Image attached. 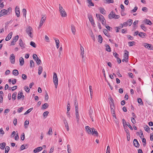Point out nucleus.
<instances>
[{
	"instance_id": "nucleus-39",
	"label": "nucleus",
	"mask_w": 153,
	"mask_h": 153,
	"mask_svg": "<svg viewBox=\"0 0 153 153\" xmlns=\"http://www.w3.org/2000/svg\"><path fill=\"white\" fill-rule=\"evenodd\" d=\"M145 21V23L146 24H147L148 25H151L152 24V23L149 20L146 19Z\"/></svg>"
},
{
	"instance_id": "nucleus-47",
	"label": "nucleus",
	"mask_w": 153,
	"mask_h": 153,
	"mask_svg": "<svg viewBox=\"0 0 153 153\" xmlns=\"http://www.w3.org/2000/svg\"><path fill=\"white\" fill-rule=\"evenodd\" d=\"M67 147L68 153H71V149L70 145H68L67 146Z\"/></svg>"
},
{
	"instance_id": "nucleus-41",
	"label": "nucleus",
	"mask_w": 153,
	"mask_h": 153,
	"mask_svg": "<svg viewBox=\"0 0 153 153\" xmlns=\"http://www.w3.org/2000/svg\"><path fill=\"white\" fill-rule=\"evenodd\" d=\"M30 45L34 48H36V45L34 42H30Z\"/></svg>"
},
{
	"instance_id": "nucleus-31",
	"label": "nucleus",
	"mask_w": 153,
	"mask_h": 153,
	"mask_svg": "<svg viewBox=\"0 0 153 153\" xmlns=\"http://www.w3.org/2000/svg\"><path fill=\"white\" fill-rule=\"evenodd\" d=\"M145 34L144 33L140 32L138 34V35L141 37L143 38L144 37Z\"/></svg>"
},
{
	"instance_id": "nucleus-12",
	"label": "nucleus",
	"mask_w": 153,
	"mask_h": 153,
	"mask_svg": "<svg viewBox=\"0 0 153 153\" xmlns=\"http://www.w3.org/2000/svg\"><path fill=\"white\" fill-rule=\"evenodd\" d=\"M71 28L72 33L74 35H75L76 31L75 27L73 25H72L71 26Z\"/></svg>"
},
{
	"instance_id": "nucleus-30",
	"label": "nucleus",
	"mask_w": 153,
	"mask_h": 153,
	"mask_svg": "<svg viewBox=\"0 0 153 153\" xmlns=\"http://www.w3.org/2000/svg\"><path fill=\"white\" fill-rule=\"evenodd\" d=\"M74 105L75 106V109H78V104L76 99H75Z\"/></svg>"
},
{
	"instance_id": "nucleus-2",
	"label": "nucleus",
	"mask_w": 153,
	"mask_h": 153,
	"mask_svg": "<svg viewBox=\"0 0 153 153\" xmlns=\"http://www.w3.org/2000/svg\"><path fill=\"white\" fill-rule=\"evenodd\" d=\"M59 10L61 16L62 17H65L67 16V14L65 10L63 8L60 4H59Z\"/></svg>"
},
{
	"instance_id": "nucleus-37",
	"label": "nucleus",
	"mask_w": 153,
	"mask_h": 153,
	"mask_svg": "<svg viewBox=\"0 0 153 153\" xmlns=\"http://www.w3.org/2000/svg\"><path fill=\"white\" fill-rule=\"evenodd\" d=\"M33 109V108H30L25 113L24 115H26L28 114V113H29Z\"/></svg>"
},
{
	"instance_id": "nucleus-35",
	"label": "nucleus",
	"mask_w": 153,
	"mask_h": 153,
	"mask_svg": "<svg viewBox=\"0 0 153 153\" xmlns=\"http://www.w3.org/2000/svg\"><path fill=\"white\" fill-rule=\"evenodd\" d=\"M138 102L140 105H143V102L142 99L140 98H138L137 99Z\"/></svg>"
},
{
	"instance_id": "nucleus-46",
	"label": "nucleus",
	"mask_w": 153,
	"mask_h": 153,
	"mask_svg": "<svg viewBox=\"0 0 153 153\" xmlns=\"http://www.w3.org/2000/svg\"><path fill=\"white\" fill-rule=\"evenodd\" d=\"M52 130L51 128H50L49 131L48 132V134L49 135H51L52 134Z\"/></svg>"
},
{
	"instance_id": "nucleus-43",
	"label": "nucleus",
	"mask_w": 153,
	"mask_h": 153,
	"mask_svg": "<svg viewBox=\"0 0 153 153\" xmlns=\"http://www.w3.org/2000/svg\"><path fill=\"white\" fill-rule=\"evenodd\" d=\"M22 12L23 13V16H24L26 18V14L27 11L25 9H23L22 10Z\"/></svg>"
},
{
	"instance_id": "nucleus-11",
	"label": "nucleus",
	"mask_w": 153,
	"mask_h": 153,
	"mask_svg": "<svg viewBox=\"0 0 153 153\" xmlns=\"http://www.w3.org/2000/svg\"><path fill=\"white\" fill-rule=\"evenodd\" d=\"M43 149V148L42 147H38L35 149L33 150V152L34 153H36L37 152H39L41 151Z\"/></svg>"
},
{
	"instance_id": "nucleus-38",
	"label": "nucleus",
	"mask_w": 153,
	"mask_h": 153,
	"mask_svg": "<svg viewBox=\"0 0 153 153\" xmlns=\"http://www.w3.org/2000/svg\"><path fill=\"white\" fill-rule=\"evenodd\" d=\"M17 93L16 92L14 93L12 96V99H13L14 100H15L16 99Z\"/></svg>"
},
{
	"instance_id": "nucleus-27",
	"label": "nucleus",
	"mask_w": 153,
	"mask_h": 153,
	"mask_svg": "<svg viewBox=\"0 0 153 153\" xmlns=\"http://www.w3.org/2000/svg\"><path fill=\"white\" fill-rule=\"evenodd\" d=\"M80 54H84V48L82 46L81 44H80Z\"/></svg>"
},
{
	"instance_id": "nucleus-45",
	"label": "nucleus",
	"mask_w": 153,
	"mask_h": 153,
	"mask_svg": "<svg viewBox=\"0 0 153 153\" xmlns=\"http://www.w3.org/2000/svg\"><path fill=\"white\" fill-rule=\"evenodd\" d=\"M10 150V147L8 146H6L5 148V153H7Z\"/></svg>"
},
{
	"instance_id": "nucleus-51",
	"label": "nucleus",
	"mask_w": 153,
	"mask_h": 153,
	"mask_svg": "<svg viewBox=\"0 0 153 153\" xmlns=\"http://www.w3.org/2000/svg\"><path fill=\"white\" fill-rule=\"evenodd\" d=\"M21 139L22 140H23L25 138V135L24 133H22L21 135Z\"/></svg>"
},
{
	"instance_id": "nucleus-10",
	"label": "nucleus",
	"mask_w": 153,
	"mask_h": 153,
	"mask_svg": "<svg viewBox=\"0 0 153 153\" xmlns=\"http://www.w3.org/2000/svg\"><path fill=\"white\" fill-rule=\"evenodd\" d=\"M46 19V17H45V19H43L42 18H41V21H40V24L39 26L38 27L39 28H40L41 27L42 25L45 22V20Z\"/></svg>"
},
{
	"instance_id": "nucleus-16",
	"label": "nucleus",
	"mask_w": 153,
	"mask_h": 153,
	"mask_svg": "<svg viewBox=\"0 0 153 153\" xmlns=\"http://www.w3.org/2000/svg\"><path fill=\"white\" fill-rule=\"evenodd\" d=\"M91 134H92L93 135L94 134L96 136H98V135L97 131L96 130H95L94 128H93L92 129Z\"/></svg>"
},
{
	"instance_id": "nucleus-64",
	"label": "nucleus",
	"mask_w": 153,
	"mask_h": 153,
	"mask_svg": "<svg viewBox=\"0 0 153 153\" xmlns=\"http://www.w3.org/2000/svg\"><path fill=\"white\" fill-rule=\"evenodd\" d=\"M147 8L146 7H143L142 9V10L145 12H146L147 11Z\"/></svg>"
},
{
	"instance_id": "nucleus-54",
	"label": "nucleus",
	"mask_w": 153,
	"mask_h": 153,
	"mask_svg": "<svg viewBox=\"0 0 153 153\" xmlns=\"http://www.w3.org/2000/svg\"><path fill=\"white\" fill-rule=\"evenodd\" d=\"M103 32L104 33V34L107 36H108V34L107 33L108 32V31L106 29H104L103 30Z\"/></svg>"
},
{
	"instance_id": "nucleus-42",
	"label": "nucleus",
	"mask_w": 153,
	"mask_h": 153,
	"mask_svg": "<svg viewBox=\"0 0 153 153\" xmlns=\"http://www.w3.org/2000/svg\"><path fill=\"white\" fill-rule=\"evenodd\" d=\"M35 61H36L37 64H38V65H39L41 62V60L39 58H38L36 59Z\"/></svg>"
},
{
	"instance_id": "nucleus-52",
	"label": "nucleus",
	"mask_w": 153,
	"mask_h": 153,
	"mask_svg": "<svg viewBox=\"0 0 153 153\" xmlns=\"http://www.w3.org/2000/svg\"><path fill=\"white\" fill-rule=\"evenodd\" d=\"M6 146V144H0V148L1 149H4Z\"/></svg>"
},
{
	"instance_id": "nucleus-32",
	"label": "nucleus",
	"mask_w": 153,
	"mask_h": 153,
	"mask_svg": "<svg viewBox=\"0 0 153 153\" xmlns=\"http://www.w3.org/2000/svg\"><path fill=\"white\" fill-rule=\"evenodd\" d=\"M29 124V120H26L24 123V126L25 128H26L27 127V126H26L28 125Z\"/></svg>"
},
{
	"instance_id": "nucleus-6",
	"label": "nucleus",
	"mask_w": 153,
	"mask_h": 153,
	"mask_svg": "<svg viewBox=\"0 0 153 153\" xmlns=\"http://www.w3.org/2000/svg\"><path fill=\"white\" fill-rule=\"evenodd\" d=\"M15 56L13 54H11L10 55V59L11 63L12 64H14L15 62Z\"/></svg>"
},
{
	"instance_id": "nucleus-55",
	"label": "nucleus",
	"mask_w": 153,
	"mask_h": 153,
	"mask_svg": "<svg viewBox=\"0 0 153 153\" xmlns=\"http://www.w3.org/2000/svg\"><path fill=\"white\" fill-rule=\"evenodd\" d=\"M103 25L105 26V27L106 28V29L110 31L111 29H112V28L111 27H110L109 26H106V24L105 25Z\"/></svg>"
},
{
	"instance_id": "nucleus-61",
	"label": "nucleus",
	"mask_w": 153,
	"mask_h": 153,
	"mask_svg": "<svg viewBox=\"0 0 153 153\" xmlns=\"http://www.w3.org/2000/svg\"><path fill=\"white\" fill-rule=\"evenodd\" d=\"M131 120L133 123L135 124L136 123V120L134 117H131Z\"/></svg>"
},
{
	"instance_id": "nucleus-56",
	"label": "nucleus",
	"mask_w": 153,
	"mask_h": 153,
	"mask_svg": "<svg viewBox=\"0 0 153 153\" xmlns=\"http://www.w3.org/2000/svg\"><path fill=\"white\" fill-rule=\"evenodd\" d=\"M89 89H90V94H93V89L92 88V87L90 85L89 86Z\"/></svg>"
},
{
	"instance_id": "nucleus-18",
	"label": "nucleus",
	"mask_w": 153,
	"mask_h": 153,
	"mask_svg": "<svg viewBox=\"0 0 153 153\" xmlns=\"http://www.w3.org/2000/svg\"><path fill=\"white\" fill-rule=\"evenodd\" d=\"M108 101L110 106L114 105V100L111 97L108 98Z\"/></svg>"
},
{
	"instance_id": "nucleus-3",
	"label": "nucleus",
	"mask_w": 153,
	"mask_h": 153,
	"mask_svg": "<svg viewBox=\"0 0 153 153\" xmlns=\"http://www.w3.org/2000/svg\"><path fill=\"white\" fill-rule=\"evenodd\" d=\"M26 32L28 35L31 37L32 38V31H33L32 28L30 26H28L27 27L26 29Z\"/></svg>"
},
{
	"instance_id": "nucleus-26",
	"label": "nucleus",
	"mask_w": 153,
	"mask_h": 153,
	"mask_svg": "<svg viewBox=\"0 0 153 153\" xmlns=\"http://www.w3.org/2000/svg\"><path fill=\"white\" fill-rule=\"evenodd\" d=\"M98 42L101 43L102 42V36L101 35H99L98 36Z\"/></svg>"
},
{
	"instance_id": "nucleus-28",
	"label": "nucleus",
	"mask_w": 153,
	"mask_h": 153,
	"mask_svg": "<svg viewBox=\"0 0 153 153\" xmlns=\"http://www.w3.org/2000/svg\"><path fill=\"white\" fill-rule=\"evenodd\" d=\"M49 105L47 103H45L42 106V109H45L47 108Z\"/></svg>"
},
{
	"instance_id": "nucleus-48",
	"label": "nucleus",
	"mask_w": 153,
	"mask_h": 153,
	"mask_svg": "<svg viewBox=\"0 0 153 153\" xmlns=\"http://www.w3.org/2000/svg\"><path fill=\"white\" fill-rule=\"evenodd\" d=\"M24 89H25V91L27 92L28 93L30 92V89L28 86H25L24 87Z\"/></svg>"
},
{
	"instance_id": "nucleus-36",
	"label": "nucleus",
	"mask_w": 153,
	"mask_h": 153,
	"mask_svg": "<svg viewBox=\"0 0 153 153\" xmlns=\"http://www.w3.org/2000/svg\"><path fill=\"white\" fill-rule=\"evenodd\" d=\"M125 52L124 53V58H128V54L129 52L127 50H126Z\"/></svg>"
},
{
	"instance_id": "nucleus-24",
	"label": "nucleus",
	"mask_w": 153,
	"mask_h": 153,
	"mask_svg": "<svg viewBox=\"0 0 153 153\" xmlns=\"http://www.w3.org/2000/svg\"><path fill=\"white\" fill-rule=\"evenodd\" d=\"M87 2L89 4V5H88V7L91 6H94V4L92 1L91 0H87Z\"/></svg>"
},
{
	"instance_id": "nucleus-49",
	"label": "nucleus",
	"mask_w": 153,
	"mask_h": 153,
	"mask_svg": "<svg viewBox=\"0 0 153 153\" xmlns=\"http://www.w3.org/2000/svg\"><path fill=\"white\" fill-rule=\"evenodd\" d=\"M27 76L26 75H25V74H22V78L23 80H26V79H27Z\"/></svg>"
},
{
	"instance_id": "nucleus-60",
	"label": "nucleus",
	"mask_w": 153,
	"mask_h": 153,
	"mask_svg": "<svg viewBox=\"0 0 153 153\" xmlns=\"http://www.w3.org/2000/svg\"><path fill=\"white\" fill-rule=\"evenodd\" d=\"M110 146H107L106 153H110Z\"/></svg>"
},
{
	"instance_id": "nucleus-58",
	"label": "nucleus",
	"mask_w": 153,
	"mask_h": 153,
	"mask_svg": "<svg viewBox=\"0 0 153 153\" xmlns=\"http://www.w3.org/2000/svg\"><path fill=\"white\" fill-rule=\"evenodd\" d=\"M88 18H89L90 21L91 22H92V21H94L92 18V17L91 15L89 16H88Z\"/></svg>"
},
{
	"instance_id": "nucleus-29",
	"label": "nucleus",
	"mask_w": 153,
	"mask_h": 153,
	"mask_svg": "<svg viewBox=\"0 0 153 153\" xmlns=\"http://www.w3.org/2000/svg\"><path fill=\"white\" fill-rule=\"evenodd\" d=\"M105 47H106V50L108 52H111V49L110 48V46L108 45H105Z\"/></svg>"
},
{
	"instance_id": "nucleus-21",
	"label": "nucleus",
	"mask_w": 153,
	"mask_h": 153,
	"mask_svg": "<svg viewBox=\"0 0 153 153\" xmlns=\"http://www.w3.org/2000/svg\"><path fill=\"white\" fill-rule=\"evenodd\" d=\"M19 44L20 46L22 48H24L25 47L24 46L23 42L22 40L20 39L19 40Z\"/></svg>"
},
{
	"instance_id": "nucleus-33",
	"label": "nucleus",
	"mask_w": 153,
	"mask_h": 153,
	"mask_svg": "<svg viewBox=\"0 0 153 153\" xmlns=\"http://www.w3.org/2000/svg\"><path fill=\"white\" fill-rule=\"evenodd\" d=\"M42 68L41 66H39V70H38V74L39 75H40L42 72Z\"/></svg>"
},
{
	"instance_id": "nucleus-4",
	"label": "nucleus",
	"mask_w": 153,
	"mask_h": 153,
	"mask_svg": "<svg viewBox=\"0 0 153 153\" xmlns=\"http://www.w3.org/2000/svg\"><path fill=\"white\" fill-rule=\"evenodd\" d=\"M53 81L54 84L55 85V87L56 88H57L58 84V79L56 74L54 72L53 75Z\"/></svg>"
},
{
	"instance_id": "nucleus-22",
	"label": "nucleus",
	"mask_w": 153,
	"mask_h": 153,
	"mask_svg": "<svg viewBox=\"0 0 153 153\" xmlns=\"http://www.w3.org/2000/svg\"><path fill=\"white\" fill-rule=\"evenodd\" d=\"M110 107L111 108V112L112 113V114H113V115L114 116L115 115V114L114 113L115 111L114 109V105L110 106Z\"/></svg>"
},
{
	"instance_id": "nucleus-15",
	"label": "nucleus",
	"mask_w": 153,
	"mask_h": 153,
	"mask_svg": "<svg viewBox=\"0 0 153 153\" xmlns=\"http://www.w3.org/2000/svg\"><path fill=\"white\" fill-rule=\"evenodd\" d=\"M13 33L12 32H10L7 36L6 37L5 40L6 41L9 40L11 38Z\"/></svg>"
},
{
	"instance_id": "nucleus-9",
	"label": "nucleus",
	"mask_w": 153,
	"mask_h": 153,
	"mask_svg": "<svg viewBox=\"0 0 153 153\" xmlns=\"http://www.w3.org/2000/svg\"><path fill=\"white\" fill-rule=\"evenodd\" d=\"M15 11L17 16L18 17H19L20 16V12L19 8L18 6L16 7Z\"/></svg>"
},
{
	"instance_id": "nucleus-19",
	"label": "nucleus",
	"mask_w": 153,
	"mask_h": 153,
	"mask_svg": "<svg viewBox=\"0 0 153 153\" xmlns=\"http://www.w3.org/2000/svg\"><path fill=\"white\" fill-rule=\"evenodd\" d=\"M20 65L21 66L23 65L24 63V59L22 57H21L19 59Z\"/></svg>"
},
{
	"instance_id": "nucleus-14",
	"label": "nucleus",
	"mask_w": 153,
	"mask_h": 153,
	"mask_svg": "<svg viewBox=\"0 0 153 153\" xmlns=\"http://www.w3.org/2000/svg\"><path fill=\"white\" fill-rule=\"evenodd\" d=\"M54 39L55 41L57 48H58L59 46V40L58 39L56 38H54Z\"/></svg>"
},
{
	"instance_id": "nucleus-20",
	"label": "nucleus",
	"mask_w": 153,
	"mask_h": 153,
	"mask_svg": "<svg viewBox=\"0 0 153 153\" xmlns=\"http://www.w3.org/2000/svg\"><path fill=\"white\" fill-rule=\"evenodd\" d=\"M76 112V118L77 120V121L78 122L79 120V115L78 113V109H75Z\"/></svg>"
},
{
	"instance_id": "nucleus-13",
	"label": "nucleus",
	"mask_w": 153,
	"mask_h": 153,
	"mask_svg": "<svg viewBox=\"0 0 153 153\" xmlns=\"http://www.w3.org/2000/svg\"><path fill=\"white\" fill-rule=\"evenodd\" d=\"M86 130L89 134H91L92 129L89 127L88 126H86L85 127Z\"/></svg>"
},
{
	"instance_id": "nucleus-59",
	"label": "nucleus",
	"mask_w": 153,
	"mask_h": 153,
	"mask_svg": "<svg viewBox=\"0 0 153 153\" xmlns=\"http://www.w3.org/2000/svg\"><path fill=\"white\" fill-rule=\"evenodd\" d=\"M128 25V22H125L124 23H123V25L122 24V27H123V26L125 27H126V26H127V25Z\"/></svg>"
},
{
	"instance_id": "nucleus-7",
	"label": "nucleus",
	"mask_w": 153,
	"mask_h": 153,
	"mask_svg": "<svg viewBox=\"0 0 153 153\" xmlns=\"http://www.w3.org/2000/svg\"><path fill=\"white\" fill-rule=\"evenodd\" d=\"M19 38V36L18 35L15 36L13 38L11 42V45H15L16 42L18 40Z\"/></svg>"
},
{
	"instance_id": "nucleus-23",
	"label": "nucleus",
	"mask_w": 153,
	"mask_h": 153,
	"mask_svg": "<svg viewBox=\"0 0 153 153\" xmlns=\"http://www.w3.org/2000/svg\"><path fill=\"white\" fill-rule=\"evenodd\" d=\"M101 13L104 15L105 14V11L104 9L102 7H100L99 9Z\"/></svg>"
},
{
	"instance_id": "nucleus-8",
	"label": "nucleus",
	"mask_w": 153,
	"mask_h": 153,
	"mask_svg": "<svg viewBox=\"0 0 153 153\" xmlns=\"http://www.w3.org/2000/svg\"><path fill=\"white\" fill-rule=\"evenodd\" d=\"M7 14V10L3 9L0 12V17Z\"/></svg>"
},
{
	"instance_id": "nucleus-5",
	"label": "nucleus",
	"mask_w": 153,
	"mask_h": 153,
	"mask_svg": "<svg viewBox=\"0 0 153 153\" xmlns=\"http://www.w3.org/2000/svg\"><path fill=\"white\" fill-rule=\"evenodd\" d=\"M146 48L149 50H153V47L151 44H149L147 43H144L143 45Z\"/></svg>"
},
{
	"instance_id": "nucleus-1",
	"label": "nucleus",
	"mask_w": 153,
	"mask_h": 153,
	"mask_svg": "<svg viewBox=\"0 0 153 153\" xmlns=\"http://www.w3.org/2000/svg\"><path fill=\"white\" fill-rule=\"evenodd\" d=\"M96 16L98 20L101 21L103 25H106L105 20L102 15L99 14L97 13L96 14Z\"/></svg>"
},
{
	"instance_id": "nucleus-62",
	"label": "nucleus",
	"mask_w": 153,
	"mask_h": 153,
	"mask_svg": "<svg viewBox=\"0 0 153 153\" xmlns=\"http://www.w3.org/2000/svg\"><path fill=\"white\" fill-rule=\"evenodd\" d=\"M23 107H21L20 108H19L18 110V111L19 113H20L23 110Z\"/></svg>"
},
{
	"instance_id": "nucleus-44",
	"label": "nucleus",
	"mask_w": 153,
	"mask_h": 153,
	"mask_svg": "<svg viewBox=\"0 0 153 153\" xmlns=\"http://www.w3.org/2000/svg\"><path fill=\"white\" fill-rule=\"evenodd\" d=\"M128 44L129 46H132L135 45L134 42H129Z\"/></svg>"
},
{
	"instance_id": "nucleus-34",
	"label": "nucleus",
	"mask_w": 153,
	"mask_h": 153,
	"mask_svg": "<svg viewBox=\"0 0 153 153\" xmlns=\"http://www.w3.org/2000/svg\"><path fill=\"white\" fill-rule=\"evenodd\" d=\"M23 94V93L22 91L21 92H19V94L18 95V97H17V99L18 100H19L21 98V96Z\"/></svg>"
},
{
	"instance_id": "nucleus-63",
	"label": "nucleus",
	"mask_w": 153,
	"mask_h": 153,
	"mask_svg": "<svg viewBox=\"0 0 153 153\" xmlns=\"http://www.w3.org/2000/svg\"><path fill=\"white\" fill-rule=\"evenodd\" d=\"M137 7H135L134 8V9L132 10L131 11L133 12H135L137 10Z\"/></svg>"
},
{
	"instance_id": "nucleus-53",
	"label": "nucleus",
	"mask_w": 153,
	"mask_h": 153,
	"mask_svg": "<svg viewBox=\"0 0 153 153\" xmlns=\"http://www.w3.org/2000/svg\"><path fill=\"white\" fill-rule=\"evenodd\" d=\"M48 114L49 112L48 111H46L43 113V115L44 117H46Z\"/></svg>"
},
{
	"instance_id": "nucleus-57",
	"label": "nucleus",
	"mask_w": 153,
	"mask_h": 153,
	"mask_svg": "<svg viewBox=\"0 0 153 153\" xmlns=\"http://www.w3.org/2000/svg\"><path fill=\"white\" fill-rule=\"evenodd\" d=\"M127 22H128L129 25L130 26L132 23V20L131 19H129Z\"/></svg>"
},
{
	"instance_id": "nucleus-50",
	"label": "nucleus",
	"mask_w": 153,
	"mask_h": 153,
	"mask_svg": "<svg viewBox=\"0 0 153 153\" xmlns=\"http://www.w3.org/2000/svg\"><path fill=\"white\" fill-rule=\"evenodd\" d=\"M106 2L107 3H114V1L113 0H105Z\"/></svg>"
},
{
	"instance_id": "nucleus-40",
	"label": "nucleus",
	"mask_w": 153,
	"mask_h": 153,
	"mask_svg": "<svg viewBox=\"0 0 153 153\" xmlns=\"http://www.w3.org/2000/svg\"><path fill=\"white\" fill-rule=\"evenodd\" d=\"M30 65L31 68H33L34 66V63L32 60H30Z\"/></svg>"
},
{
	"instance_id": "nucleus-25",
	"label": "nucleus",
	"mask_w": 153,
	"mask_h": 153,
	"mask_svg": "<svg viewBox=\"0 0 153 153\" xmlns=\"http://www.w3.org/2000/svg\"><path fill=\"white\" fill-rule=\"evenodd\" d=\"M13 74L14 76H17L19 74V72L16 69H15L13 70Z\"/></svg>"
},
{
	"instance_id": "nucleus-17",
	"label": "nucleus",
	"mask_w": 153,
	"mask_h": 153,
	"mask_svg": "<svg viewBox=\"0 0 153 153\" xmlns=\"http://www.w3.org/2000/svg\"><path fill=\"white\" fill-rule=\"evenodd\" d=\"M114 13L112 11L108 15V18L110 19H111L114 18Z\"/></svg>"
}]
</instances>
